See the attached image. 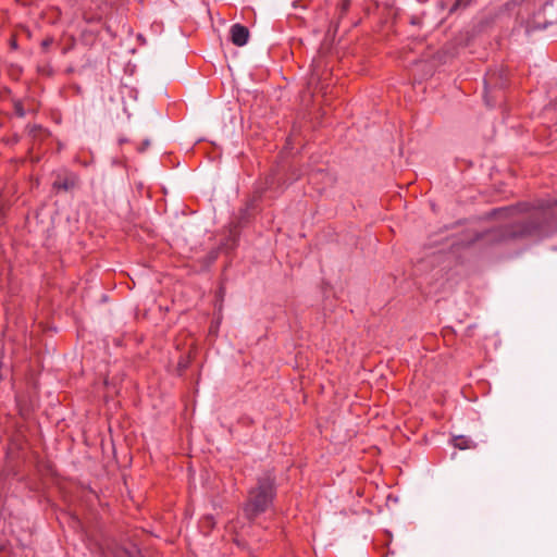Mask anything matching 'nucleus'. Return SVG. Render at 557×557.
I'll return each instance as SVG.
<instances>
[{
    "mask_svg": "<svg viewBox=\"0 0 557 557\" xmlns=\"http://www.w3.org/2000/svg\"><path fill=\"white\" fill-rule=\"evenodd\" d=\"M125 557H143L141 552L136 545H132L129 548L124 549Z\"/></svg>",
    "mask_w": 557,
    "mask_h": 557,
    "instance_id": "obj_7",
    "label": "nucleus"
},
{
    "mask_svg": "<svg viewBox=\"0 0 557 557\" xmlns=\"http://www.w3.org/2000/svg\"><path fill=\"white\" fill-rule=\"evenodd\" d=\"M493 75H488L487 79H485V90L487 89V85L492 82Z\"/></svg>",
    "mask_w": 557,
    "mask_h": 557,
    "instance_id": "obj_9",
    "label": "nucleus"
},
{
    "mask_svg": "<svg viewBox=\"0 0 557 557\" xmlns=\"http://www.w3.org/2000/svg\"><path fill=\"white\" fill-rule=\"evenodd\" d=\"M536 231V225L530 222L518 223L506 227L502 233L503 239L524 237L533 234Z\"/></svg>",
    "mask_w": 557,
    "mask_h": 557,
    "instance_id": "obj_2",
    "label": "nucleus"
},
{
    "mask_svg": "<svg viewBox=\"0 0 557 557\" xmlns=\"http://www.w3.org/2000/svg\"><path fill=\"white\" fill-rule=\"evenodd\" d=\"M48 45H49V42H48V41H46V40L42 42V46H44V47H47Z\"/></svg>",
    "mask_w": 557,
    "mask_h": 557,
    "instance_id": "obj_12",
    "label": "nucleus"
},
{
    "mask_svg": "<svg viewBox=\"0 0 557 557\" xmlns=\"http://www.w3.org/2000/svg\"><path fill=\"white\" fill-rule=\"evenodd\" d=\"M78 178L75 174H69L65 176H58L53 183V188L69 191L77 186Z\"/></svg>",
    "mask_w": 557,
    "mask_h": 557,
    "instance_id": "obj_4",
    "label": "nucleus"
},
{
    "mask_svg": "<svg viewBox=\"0 0 557 557\" xmlns=\"http://www.w3.org/2000/svg\"><path fill=\"white\" fill-rule=\"evenodd\" d=\"M453 445L458 449L475 448V444L465 435H458L453 438Z\"/></svg>",
    "mask_w": 557,
    "mask_h": 557,
    "instance_id": "obj_5",
    "label": "nucleus"
},
{
    "mask_svg": "<svg viewBox=\"0 0 557 557\" xmlns=\"http://www.w3.org/2000/svg\"><path fill=\"white\" fill-rule=\"evenodd\" d=\"M472 0H456L453 7L450 8L449 12L453 13L459 9H465L468 5H470Z\"/></svg>",
    "mask_w": 557,
    "mask_h": 557,
    "instance_id": "obj_6",
    "label": "nucleus"
},
{
    "mask_svg": "<svg viewBox=\"0 0 557 557\" xmlns=\"http://www.w3.org/2000/svg\"><path fill=\"white\" fill-rule=\"evenodd\" d=\"M313 79H314V77L312 76V77L310 78V81H309V85H311V84L313 83Z\"/></svg>",
    "mask_w": 557,
    "mask_h": 557,
    "instance_id": "obj_13",
    "label": "nucleus"
},
{
    "mask_svg": "<svg viewBox=\"0 0 557 557\" xmlns=\"http://www.w3.org/2000/svg\"><path fill=\"white\" fill-rule=\"evenodd\" d=\"M484 99H485V102H486V104H487V106H492V103L490 102V100H488V98H487V95H486V94H485V96H484Z\"/></svg>",
    "mask_w": 557,
    "mask_h": 557,
    "instance_id": "obj_10",
    "label": "nucleus"
},
{
    "mask_svg": "<svg viewBox=\"0 0 557 557\" xmlns=\"http://www.w3.org/2000/svg\"><path fill=\"white\" fill-rule=\"evenodd\" d=\"M275 496L274 478L265 474L258 479L257 485L249 491L248 499L244 505L245 517L256 519L268 510Z\"/></svg>",
    "mask_w": 557,
    "mask_h": 557,
    "instance_id": "obj_1",
    "label": "nucleus"
},
{
    "mask_svg": "<svg viewBox=\"0 0 557 557\" xmlns=\"http://www.w3.org/2000/svg\"><path fill=\"white\" fill-rule=\"evenodd\" d=\"M249 38V30L242 24H234L231 27V40L237 47H243L247 44Z\"/></svg>",
    "mask_w": 557,
    "mask_h": 557,
    "instance_id": "obj_3",
    "label": "nucleus"
},
{
    "mask_svg": "<svg viewBox=\"0 0 557 557\" xmlns=\"http://www.w3.org/2000/svg\"><path fill=\"white\" fill-rule=\"evenodd\" d=\"M144 146H145V147H148V146H149V140H145V141H144Z\"/></svg>",
    "mask_w": 557,
    "mask_h": 557,
    "instance_id": "obj_11",
    "label": "nucleus"
},
{
    "mask_svg": "<svg viewBox=\"0 0 557 557\" xmlns=\"http://www.w3.org/2000/svg\"><path fill=\"white\" fill-rule=\"evenodd\" d=\"M15 112L21 117H23L25 115V111L20 103L15 104Z\"/></svg>",
    "mask_w": 557,
    "mask_h": 557,
    "instance_id": "obj_8",
    "label": "nucleus"
}]
</instances>
